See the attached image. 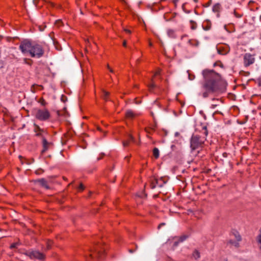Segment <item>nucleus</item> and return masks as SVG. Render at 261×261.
Instances as JSON below:
<instances>
[{
    "instance_id": "f257e3e1",
    "label": "nucleus",
    "mask_w": 261,
    "mask_h": 261,
    "mask_svg": "<svg viewBox=\"0 0 261 261\" xmlns=\"http://www.w3.org/2000/svg\"><path fill=\"white\" fill-rule=\"evenodd\" d=\"M203 82L202 84V96L204 98L212 93L223 90L226 83L221 75L213 70L204 69L202 71Z\"/></svg>"
},
{
    "instance_id": "f03ea898",
    "label": "nucleus",
    "mask_w": 261,
    "mask_h": 261,
    "mask_svg": "<svg viewBox=\"0 0 261 261\" xmlns=\"http://www.w3.org/2000/svg\"><path fill=\"white\" fill-rule=\"evenodd\" d=\"M19 49L24 54H29L32 58H39L44 54L42 46L35 42L24 40L20 43Z\"/></svg>"
},
{
    "instance_id": "7ed1b4c3",
    "label": "nucleus",
    "mask_w": 261,
    "mask_h": 261,
    "mask_svg": "<svg viewBox=\"0 0 261 261\" xmlns=\"http://www.w3.org/2000/svg\"><path fill=\"white\" fill-rule=\"evenodd\" d=\"M202 129L204 130L203 134L205 137H201L198 135H193L190 140V147L192 151L197 149L203 147L204 143L206 140L205 137L208 134L207 127L204 126L202 127Z\"/></svg>"
},
{
    "instance_id": "20e7f679",
    "label": "nucleus",
    "mask_w": 261,
    "mask_h": 261,
    "mask_svg": "<svg viewBox=\"0 0 261 261\" xmlns=\"http://www.w3.org/2000/svg\"><path fill=\"white\" fill-rule=\"evenodd\" d=\"M34 114L36 119L43 121L48 120L51 116L49 111L45 108L35 109L34 111Z\"/></svg>"
},
{
    "instance_id": "39448f33",
    "label": "nucleus",
    "mask_w": 261,
    "mask_h": 261,
    "mask_svg": "<svg viewBox=\"0 0 261 261\" xmlns=\"http://www.w3.org/2000/svg\"><path fill=\"white\" fill-rule=\"evenodd\" d=\"M105 253V249L103 248L102 245H96L93 249L90 250V257L94 260L96 258H101Z\"/></svg>"
},
{
    "instance_id": "423d86ee",
    "label": "nucleus",
    "mask_w": 261,
    "mask_h": 261,
    "mask_svg": "<svg viewBox=\"0 0 261 261\" xmlns=\"http://www.w3.org/2000/svg\"><path fill=\"white\" fill-rule=\"evenodd\" d=\"M27 255L31 259H37L39 260H43L45 259V255L36 250L29 251L27 253Z\"/></svg>"
},
{
    "instance_id": "0eeeda50",
    "label": "nucleus",
    "mask_w": 261,
    "mask_h": 261,
    "mask_svg": "<svg viewBox=\"0 0 261 261\" xmlns=\"http://www.w3.org/2000/svg\"><path fill=\"white\" fill-rule=\"evenodd\" d=\"M254 58L250 54H246L244 56V63L245 66H249L254 62Z\"/></svg>"
},
{
    "instance_id": "6e6552de",
    "label": "nucleus",
    "mask_w": 261,
    "mask_h": 261,
    "mask_svg": "<svg viewBox=\"0 0 261 261\" xmlns=\"http://www.w3.org/2000/svg\"><path fill=\"white\" fill-rule=\"evenodd\" d=\"M42 143L43 147V149L41 151L42 154H43L48 149L51 148L53 145V144L51 142L47 141V140L44 137L42 138Z\"/></svg>"
},
{
    "instance_id": "1a4fd4ad",
    "label": "nucleus",
    "mask_w": 261,
    "mask_h": 261,
    "mask_svg": "<svg viewBox=\"0 0 261 261\" xmlns=\"http://www.w3.org/2000/svg\"><path fill=\"white\" fill-rule=\"evenodd\" d=\"M162 180V178H161L160 179H158L155 178L151 179L150 184L151 189H153L155 188H156V186L162 187L163 186V184L160 183V181Z\"/></svg>"
},
{
    "instance_id": "9d476101",
    "label": "nucleus",
    "mask_w": 261,
    "mask_h": 261,
    "mask_svg": "<svg viewBox=\"0 0 261 261\" xmlns=\"http://www.w3.org/2000/svg\"><path fill=\"white\" fill-rule=\"evenodd\" d=\"M35 183L39 184L42 187L48 189L49 187L48 185L47 181L44 178H41L35 181Z\"/></svg>"
},
{
    "instance_id": "9b49d317",
    "label": "nucleus",
    "mask_w": 261,
    "mask_h": 261,
    "mask_svg": "<svg viewBox=\"0 0 261 261\" xmlns=\"http://www.w3.org/2000/svg\"><path fill=\"white\" fill-rule=\"evenodd\" d=\"M221 9V6L220 4L217 3L215 4L212 8V10L214 13H217V16L219 15V13Z\"/></svg>"
},
{
    "instance_id": "f8f14e48",
    "label": "nucleus",
    "mask_w": 261,
    "mask_h": 261,
    "mask_svg": "<svg viewBox=\"0 0 261 261\" xmlns=\"http://www.w3.org/2000/svg\"><path fill=\"white\" fill-rule=\"evenodd\" d=\"M130 141H133V142L135 141V139H134V137L131 135H128V138L127 140L123 141V146H128Z\"/></svg>"
},
{
    "instance_id": "ddd939ff",
    "label": "nucleus",
    "mask_w": 261,
    "mask_h": 261,
    "mask_svg": "<svg viewBox=\"0 0 261 261\" xmlns=\"http://www.w3.org/2000/svg\"><path fill=\"white\" fill-rule=\"evenodd\" d=\"M109 95H110L109 92H108L106 91H105V90L102 91V97L106 101L108 100V97H109Z\"/></svg>"
},
{
    "instance_id": "4468645a",
    "label": "nucleus",
    "mask_w": 261,
    "mask_h": 261,
    "mask_svg": "<svg viewBox=\"0 0 261 261\" xmlns=\"http://www.w3.org/2000/svg\"><path fill=\"white\" fill-rule=\"evenodd\" d=\"M153 155L155 159H158L160 155L159 150L157 148H154L153 149Z\"/></svg>"
},
{
    "instance_id": "2eb2a0df",
    "label": "nucleus",
    "mask_w": 261,
    "mask_h": 261,
    "mask_svg": "<svg viewBox=\"0 0 261 261\" xmlns=\"http://www.w3.org/2000/svg\"><path fill=\"white\" fill-rule=\"evenodd\" d=\"M193 257L195 259H198V258H200V253L199 252L197 251V250H195L193 253Z\"/></svg>"
},
{
    "instance_id": "dca6fc26",
    "label": "nucleus",
    "mask_w": 261,
    "mask_h": 261,
    "mask_svg": "<svg viewBox=\"0 0 261 261\" xmlns=\"http://www.w3.org/2000/svg\"><path fill=\"white\" fill-rule=\"evenodd\" d=\"M229 243L237 248L239 247V242H238L237 241H233V240H230L229 241Z\"/></svg>"
},
{
    "instance_id": "f3484780",
    "label": "nucleus",
    "mask_w": 261,
    "mask_h": 261,
    "mask_svg": "<svg viewBox=\"0 0 261 261\" xmlns=\"http://www.w3.org/2000/svg\"><path fill=\"white\" fill-rule=\"evenodd\" d=\"M126 116L127 118H132L134 116V113L130 110L127 111L126 113Z\"/></svg>"
},
{
    "instance_id": "a211bd4d",
    "label": "nucleus",
    "mask_w": 261,
    "mask_h": 261,
    "mask_svg": "<svg viewBox=\"0 0 261 261\" xmlns=\"http://www.w3.org/2000/svg\"><path fill=\"white\" fill-rule=\"evenodd\" d=\"M234 236L237 241L240 242L241 241L242 238L241 236L239 233V232H236L235 233H234Z\"/></svg>"
},
{
    "instance_id": "6ab92c4d",
    "label": "nucleus",
    "mask_w": 261,
    "mask_h": 261,
    "mask_svg": "<svg viewBox=\"0 0 261 261\" xmlns=\"http://www.w3.org/2000/svg\"><path fill=\"white\" fill-rule=\"evenodd\" d=\"M34 132L37 133L38 132H44L43 129H41L39 126L34 124Z\"/></svg>"
},
{
    "instance_id": "aec40b11",
    "label": "nucleus",
    "mask_w": 261,
    "mask_h": 261,
    "mask_svg": "<svg viewBox=\"0 0 261 261\" xmlns=\"http://www.w3.org/2000/svg\"><path fill=\"white\" fill-rule=\"evenodd\" d=\"M148 86L149 89V90L151 91L154 88H155L156 87V85L154 84V83L153 82V81H152L151 83L150 84L148 85Z\"/></svg>"
},
{
    "instance_id": "412c9836",
    "label": "nucleus",
    "mask_w": 261,
    "mask_h": 261,
    "mask_svg": "<svg viewBox=\"0 0 261 261\" xmlns=\"http://www.w3.org/2000/svg\"><path fill=\"white\" fill-rule=\"evenodd\" d=\"M216 101H217V103L212 104L211 105V108L215 109L217 106H219L220 103L221 102V101H220L219 99H217Z\"/></svg>"
},
{
    "instance_id": "4be33fe9",
    "label": "nucleus",
    "mask_w": 261,
    "mask_h": 261,
    "mask_svg": "<svg viewBox=\"0 0 261 261\" xmlns=\"http://www.w3.org/2000/svg\"><path fill=\"white\" fill-rule=\"evenodd\" d=\"M187 238V237L186 236H182L180 237L178 241L180 242H182L183 241L186 240Z\"/></svg>"
},
{
    "instance_id": "5701e85b",
    "label": "nucleus",
    "mask_w": 261,
    "mask_h": 261,
    "mask_svg": "<svg viewBox=\"0 0 261 261\" xmlns=\"http://www.w3.org/2000/svg\"><path fill=\"white\" fill-rule=\"evenodd\" d=\"M40 103H41V105L43 106H45L46 105V101H45V100L43 98H41L40 101H39Z\"/></svg>"
},
{
    "instance_id": "b1692460",
    "label": "nucleus",
    "mask_w": 261,
    "mask_h": 261,
    "mask_svg": "<svg viewBox=\"0 0 261 261\" xmlns=\"http://www.w3.org/2000/svg\"><path fill=\"white\" fill-rule=\"evenodd\" d=\"M218 53L220 55H225L228 53V50L225 51V52H222L220 49H217Z\"/></svg>"
},
{
    "instance_id": "393cba45",
    "label": "nucleus",
    "mask_w": 261,
    "mask_h": 261,
    "mask_svg": "<svg viewBox=\"0 0 261 261\" xmlns=\"http://www.w3.org/2000/svg\"><path fill=\"white\" fill-rule=\"evenodd\" d=\"M18 245V243H13L10 246V248L11 249H13V248H16V247Z\"/></svg>"
},
{
    "instance_id": "a878e982",
    "label": "nucleus",
    "mask_w": 261,
    "mask_h": 261,
    "mask_svg": "<svg viewBox=\"0 0 261 261\" xmlns=\"http://www.w3.org/2000/svg\"><path fill=\"white\" fill-rule=\"evenodd\" d=\"M257 241L260 244L261 248V232L257 237Z\"/></svg>"
},
{
    "instance_id": "bb28decb",
    "label": "nucleus",
    "mask_w": 261,
    "mask_h": 261,
    "mask_svg": "<svg viewBox=\"0 0 261 261\" xmlns=\"http://www.w3.org/2000/svg\"><path fill=\"white\" fill-rule=\"evenodd\" d=\"M51 241H49L48 242H47V248L48 249H50V247H51Z\"/></svg>"
},
{
    "instance_id": "cd10ccee",
    "label": "nucleus",
    "mask_w": 261,
    "mask_h": 261,
    "mask_svg": "<svg viewBox=\"0 0 261 261\" xmlns=\"http://www.w3.org/2000/svg\"><path fill=\"white\" fill-rule=\"evenodd\" d=\"M79 190H81V191H82L84 190V186L83 184H81L79 186Z\"/></svg>"
},
{
    "instance_id": "c85d7f7f",
    "label": "nucleus",
    "mask_w": 261,
    "mask_h": 261,
    "mask_svg": "<svg viewBox=\"0 0 261 261\" xmlns=\"http://www.w3.org/2000/svg\"><path fill=\"white\" fill-rule=\"evenodd\" d=\"M179 243H180V242H179V241L175 242L174 243L173 246L174 247H176L178 245Z\"/></svg>"
},
{
    "instance_id": "c756f323",
    "label": "nucleus",
    "mask_w": 261,
    "mask_h": 261,
    "mask_svg": "<svg viewBox=\"0 0 261 261\" xmlns=\"http://www.w3.org/2000/svg\"><path fill=\"white\" fill-rule=\"evenodd\" d=\"M124 31L126 33H128V34H130V33H131V31H130V30H128V29H124Z\"/></svg>"
},
{
    "instance_id": "7c9ffc66",
    "label": "nucleus",
    "mask_w": 261,
    "mask_h": 261,
    "mask_svg": "<svg viewBox=\"0 0 261 261\" xmlns=\"http://www.w3.org/2000/svg\"><path fill=\"white\" fill-rule=\"evenodd\" d=\"M173 33V30H168V34L169 35L172 34Z\"/></svg>"
},
{
    "instance_id": "2f4dec72",
    "label": "nucleus",
    "mask_w": 261,
    "mask_h": 261,
    "mask_svg": "<svg viewBox=\"0 0 261 261\" xmlns=\"http://www.w3.org/2000/svg\"><path fill=\"white\" fill-rule=\"evenodd\" d=\"M42 132H38L37 133H36V136H42Z\"/></svg>"
},
{
    "instance_id": "473e14b6",
    "label": "nucleus",
    "mask_w": 261,
    "mask_h": 261,
    "mask_svg": "<svg viewBox=\"0 0 261 261\" xmlns=\"http://www.w3.org/2000/svg\"><path fill=\"white\" fill-rule=\"evenodd\" d=\"M107 66H108V68L110 70V71L111 72H114L113 70L112 69L110 68V67H109V66L108 65Z\"/></svg>"
},
{
    "instance_id": "72a5a7b5",
    "label": "nucleus",
    "mask_w": 261,
    "mask_h": 261,
    "mask_svg": "<svg viewBox=\"0 0 261 261\" xmlns=\"http://www.w3.org/2000/svg\"><path fill=\"white\" fill-rule=\"evenodd\" d=\"M258 84L261 86V77L258 79Z\"/></svg>"
},
{
    "instance_id": "f704fd0d",
    "label": "nucleus",
    "mask_w": 261,
    "mask_h": 261,
    "mask_svg": "<svg viewBox=\"0 0 261 261\" xmlns=\"http://www.w3.org/2000/svg\"><path fill=\"white\" fill-rule=\"evenodd\" d=\"M165 223H161L158 226V228H160L161 226H163V225H164Z\"/></svg>"
},
{
    "instance_id": "c9c22d12",
    "label": "nucleus",
    "mask_w": 261,
    "mask_h": 261,
    "mask_svg": "<svg viewBox=\"0 0 261 261\" xmlns=\"http://www.w3.org/2000/svg\"><path fill=\"white\" fill-rule=\"evenodd\" d=\"M123 45L124 46H126V41H124L123 42Z\"/></svg>"
},
{
    "instance_id": "e433bc0d",
    "label": "nucleus",
    "mask_w": 261,
    "mask_h": 261,
    "mask_svg": "<svg viewBox=\"0 0 261 261\" xmlns=\"http://www.w3.org/2000/svg\"><path fill=\"white\" fill-rule=\"evenodd\" d=\"M236 17H238V18H240L242 16L241 15H239V14H237V13H236Z\"/></svg>"
},
{
    "instance_id": "4c0bfd02",
    "label": "nucleus",
    "mask_w": 261,
    "mask_h": 261,
    "mask_svg": "<svg viewBox=\"0 0 261 261\" xmlns=\"http://www.w3.org/2000/svg\"><path fill=\"white\" fill-rule=\"evenodd\" d=\"M223 156L224 157H226L227 156V153H226V152L223 153Z\"/></svg>"
},
{
    "instance_id": "58836bf2",
    "label": "nucleus",
    "mask_w": 261,
    "mask_h": 261,
    "mask_svg": "<svg viewBox=\"0 0 261 261\" xmlns=\"http://www.w3.org/2000/svg\"><path fill=\"white\" fill-rule=\"evenodd\" d=\"M129 252H130V253H133V252H134V251H133V250H131V249L129 250Z\"/></svg>"
},
{
    "instance_id": "ea45409f",
    "label": "nucleus",
    "mask_w": 261,
    "mask_h": 261,
    "mask_svg": "<svg viewBox=\"0 0 261 261\" xmlns=\"http://www.w3.org/2000/svg\"><path fill=\"white\" fill-rule=\"evenodd\" d=\"M149 46H151L152 45V44L151 42H149Z\"/></svg>"
},
{
    "instance_id": "a19ab883",
    "label": "nucleus",
    "mask_w": 261,
    "mask_h": 261,
    "mask_svg": "<svg viewBox=\"0 0 261 261\" xmlns=\"http://www.w3.org/2000/svg\"><path fill=\"white\" fill-rule=\"evenodd\" d=\"M178 0H173L174 3H176Z\"/></svg>"
},
{
    "instance_id": "79ce46f5",
    "label": "nucleus",
    "mask_w": 261,
    "mask_h": 261,
    "mask_svg": "<svg viewBox=\"0 0 261 261\" xmlns=\"http://www.w3.org/2000/svg\"><path fill=\"white\" fill-rule=\"evenodd\" d=\"M192 29L194 30V29H195V28L194 27V26H192Z\"/></svg>"
},
{
    "instance_id": "37998d69",
    "label": "nucleus",
    "mask_w": 261,
    "mask_h": 261,
    "mask_svg": "<svg viewBox=\"0 0 261 261\" xmlns=\"http://www.w3.org/2000/svg\"><path fill=\"white\" fill-rule=\"evenodd\" d=\"M159 74V72H157L155 74V75H157V74Z\"/></svg>"
},
{
    "instance_id": "c03bdc74",
    "label": "nucleus",
    "mask_w": 261,
    "mask_h": 261,
    "mask_svg": "<svg viewBox=\"0 0 261 261\" xmlns=\"http://www.w3.org/2000/svg\"><path fill=\"white\" fill-rule=\"evenodd\" d=\"M24 61L25 62H26V61H27V59H24Z\"/></svg>"
},
{
    "instance_id": "a18cd8bd",
    "label": "nucleus",
    "mask_w": 261,
    "mask_h": 261,
    "mask_svg": "<svg viewBox=\"0 0 261 261\" xmlns=\"http://www.w3.org/2000/svg\"><path fill=\"white\" fill-rule=\"evenodd\" d=\"M194 1L196 3L197 2L198 0H194Z\"/></svg>"
},
{
    "instance_id": "49530a36",
    "label": "nucleus",
    "mask_w": 261,
    "mask_h": 261,
    "mask_svg": "<svg viewBox=\"0 0 261 261\" xmlns=\"http://www.w3.org/2000/svg\"><path fill=\"white\" fill-rule=\"evenodd\" d=\"M100 159H101L100 158H97V160H100Z\"/></svg>"
},
{
    "instance_id": "de8ad7c7",
    "label": "nucleus",
    "mask_w": 261,
    "mask_h": 261,
    "mask_svg": "<svg viewBox=\"0 0 261 261\" xmlns=\"http://www.w3.org/2000/svg\"><path fill=\"white\" fill-rule=\"evenodd\" d=\"M154 102H155V103H156V102H157V100H155V101H154Z\"/></svg>"
},
{
    "instance_id": "09e8293b",
    "label": "nucleus",
    "mask_w": 261,
    "mask_h": 261,
    "mask_svg": "<svg viewBox=\"0 0 261 261\" xmlns=\"http://www.w3.org/2000/svg\"><path fill=\"white\" fill-rule=\"evenodd\" d=\"M57 22H61L60 20H58Z\"/></svg>"
},
{
    "instance_id": "8fccbe9b",
    "label": "nucleus",
    "mask_w": 261,
    "mask_h": 261,
    "mask_svg": "<svg viewBox=\"0 0 261 261\" xmlns=\"http://www.w3.org/2000/svg\"><path fill=\"white\" fill-rule=\"evenodd\" d=\"M191 23L193 22V21L191 20Z\"/></svg>"
}]
</instances>
